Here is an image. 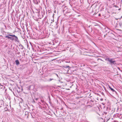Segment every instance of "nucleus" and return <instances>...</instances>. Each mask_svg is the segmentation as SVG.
<instances>
[{
  "label": "nucleus",
  "mask_w": 122,
  "mask_h": 122,
  "mask_svg": "<svg viewBox=\"0 0 122 122\" xmlns=\"http://www.w3.org/2000/svg\"><path fill=\"white\" fill-rule=\"evenodd\" d=\"M53 21H52V20H51V23H52L53 22H54V19H53Z\"/></svg>",
  "instance_id": "nucleus-15"
},
{
  "label": "nucleus",
  "mask_w": 122,
  "mask_h": 122,
  "mask_svg": "<svg viewBox=\"0 0 122 122\" xmlns=\"http://www.w3.org/2000/svg\"><path fill=\"white\" fill-rule=\"evenodd\" d=\"M120 9H119V10Z\"/></svg>",
  "instance_id": "nucleus-23"
},
{
  "label": "nucleus",
  "mask_w": 122,
  "mask_h": 122,
  "mask_svg": "<svg viewBox=\"0 0 122 122\" xmlns=\"http://www.w3.org/2000/svg\"><path fill=\"white\" fill-rule=\"evenodd\" d=\"M39 74H40V73H39Z\"/></svg>",
  "instance_id": "nucleus-24"
},
{
  "label": "nucleus",
  "mask_w": 122,
  "mask_h": 122,
  "mask_svg": "<svg viewBox=\"0 0 122 122\" xmlns=\"http://www.w3.org/2000/svg\"><path fill=\"white\" fill-rule=\"evenodd\" d=\"M8 35L9 36H11L15 37V40L16 41H17L18 40V38L17 37L15 36V35Z\"/></svg>",
  "instance_id": "nucleus-8"
},
{
  "label": "nucleus",
  "mask_w": 122,
  "mask_h": 122,
  "mask_svg": "<svg viewBox=\"0 0 122 122\" xmlns=\"http://www.w3.org/2000/svg\"><path fill=\"white\" fill-rule=\"evenodd\" d=\"M5 37V38H7L8 39H10V40H12V41L14 40V39L12 37H10L9 36H6Z\"/></svg>",
  "instance_id": "nucleus-9"
},
{
  "label": "nucleus",
  "mask_w": 122,
  "mask_h": 122,
  "mask_svg": "<svg viewBox=\"0 0 122 122\" xmlns=\"http://www.w3.org/2000/svg\"><path fill=\"white\" fill-rule=\"evenodd\" d=\"M90 106L91 107H92L90 105H89L88 106Z\"/></svg>",
  "instance_id": "nucleus-22"
},
{
  "label": "nucleus",
  "mask_w": 122,
  "mask_h": 122,
  "mask_svg": "<svg viewBox=\"0 0 122 122\" xmlns=\"http://www.w3.org/2000/svg\"><path fill=\"white\" fill-rule=\"evenodd\" d=\"M43 32V30H39V36H43V34L42 33V32Z\"/></svg>",
  "instance_id": "nucleus-5"
},
{
  "label": "nucleus",
  "mask_w": 122,
  "mask_h": 122,
  "mask_svg": "<svg viewBox=\"0 0 122 122\" xmlns=\"http://www.w3.org/2000/svg\"><path fill=\"white\" fill-rule=\"evenodd\" d=\"M114 117H118L119 118L122 119V114H119V113H117L116 114H115ZM115 122H122L121 121L119 122L117 121H115Z\"/></svg>",
  "instance_id": "nucleus-2"
},
{
  "label": "nucleus",
  "mask_w": 122,
  "mask_h": 122,
  "mask_svg": "<svg viewBox=\"0 0 122 122\" xmlns=\"http://www.w3.org/2000/svg\"><path fill=\"white\" fill-rule=\"evenodd\" d=\"M110 31H109V33L110 34H111L112 35L111 36L112 37H114V36H115V35L113 34L112 32H110Z\"/></svg>",
  "instance_id": "nucleus-13"
},
{
  "label": "nucleus",
  "mask_w": 122,
  "mask_h": 122,
  "mask_svg": "<svg viewBox=\"0 0 122 122\" xmlns=\"http://www.w3.org/2000/svg\"><path fill=\"white\" fill-rule=\"evenodd\" d=\"M109 88L111 90L112 92H115V93H116V92L115 91V90L113 89L109 85L108 86Z\"/></svg>",
  "instance_id": "nucleus-7"
},
{
  "label": "nucleus",
  "mask_w": 122,
  "mask_h": 122,
  "mask_svg": "<svg viewBox=\"0 0 122 122\" xmlns=\"http://www.w3.org/2000/svg\"><path fill=\"white\" fill-rule=\"evenodd\" d=\"M97 109L98 110H99V111H100L98 107L97 108Z\"/></svg>",
  "instance_id": "nucleus-20"
},
{
  "label": "nucleus",
  "mask_w": 122,
  "mask_h": 122,
  "mask_svg": "<svg viewBox=\"0 0 122 122\" xmlns=\"http://www.w3.org/2000/svg\"><path fill=\"white\" fill-rule=\"evenodd\" d=\"M56 75H57V76H58V75H57V74H56Z\"/></svg>",
  "instance_id": "nucleus-25"
},
{
  "label": "nucleus",
  "mask_w": 122,
  "mask_h": 122,
  "mask_svg": "<svg viewBox=\"0 0 122 122\" xmlns=\"http://www.w3.org/2000/svg\"><path fill=\"white\" fill-rule=\"evenodd\" d=\"M0 86H3L2 85H1V84H0Z\"/></svg>",
  "instance_id": "nucleus-19"
},
{
  "label": "nucleus",
  "mask_w": 122,
  "mask_h": 122,
  "mask_svg": "<svg viewBox=\"0 0 122 122\" xmlns=\"http://www.w3.org/2000/svg\"><path fill=\"white\" fill-rule=\"evenodd\" d=\"M43 38H42V37H40L39 38V39H42Z\"/></svg>",
  "instance_id": "nucleus-18"
},
{
  "label": "nucleus",
  "mask_w": 122,
  "mask_h": 122,
  "mask_svg": "<svg viewBox=\"0 0 122 122\" xmlns=\"http://www.w3.org/2000/svg\"><path fill=\"white\" fill-rule=\"evenodd\" d=\"M122 1V0H121Z\"/></svg>",
  "instance_id": "nucleus-26"
},
{
  "label": "nucleus",
  "mask_w": 122,
  "mask_h": 122,
  "mask_svg": "<svg viewBox=\"0 0 122 122\" xmlns=\"http://www.w3.org/2000/svg\"><path fill=\"white\" fill-rule=\"evenodd\" d=\"M54 80V79L53 78H50L47 80V81H48L50 82L52 80Z\"/></svg>",
  "instance_id": "nucleus-12"
},
{
  "label": "nucleus",
  "mask_w": 122,
  "mask_h": 122,
  "mask_svg": "<svg viewBox=\"0 0 122 122\" xmlns=\"http://www.w3.org/2000/svg\"><path fill=\"white\" fill-rule=\"evenodd\" d=\"M15 62L16 65H18L19 64L20 62L18 60H17L15 61Z\"/></svg>",
  "instance_id": "nucleus-11"
},
{
  "label": "nucleus",
  "mask_w": 122,
  "mask_h": 122,
  "mask_svg": "<svg viewBox=\"0 0 122 122\" xmlns=\"http://www.w3.org/2000/svg\"><path fill=\"white\" fill-rule=\"evenodd\" d=\"M114 59H113L107 57L106 59L105 60L106 61H108L110 64L112 65H115L116 64V61L113 60Z\"/></svg>",
  "instance_id": "nucleus-1"
},
{
  "label": "nucleus",
  "mask_w": 122,
  "mask_h": 122,
  "mask_svg": "<svg viewBox=\"0 0 122 122\" xmlns=\"http://www.w3.org/2000/svg\"><path fill=\"white\" fill-rule=\"evenodd\" d=\"M43 16L42 14V13L39 11V19H41V18Z\"/></svg>",
  "instance_id": "nucleus-6"
},
{
  "label": "nucleus",
  "mask_w": 122,
  "mask_h": 122,
  "mask_svg": "<svg viewBox=\"0 0 122 122\" xmlns=\"http://www.w3.org/2000/svg\"><path fill=\"white\" fill-rule=\"evenodd\" d=\"M91 102H93L94 101L93 100H91Z\"/></svg>",
  "instance_id": "nucleus-17"
},
{
  "label": "nucleus",
  "mask_w": 122,
  "mask_h": 122,
  "mask_svg": "<svg viewBox=\"0 0 122 122\" xmlns=\"http://www.w3.org/2000/svg\"><path fill=\"white\" fill-rule=\"evenodd\" d=\"M116 111L117 112H121L122 110V108L120 106H118L117 107V108H116Z\"/></svg>",
  "instance_id": "nucleus-4"
},
{
  "label": "nucleus",
  "mask_w": 122,
  "mask_h": 122,
  "mask_svg": "<svg viewBox=\"0 0 122 122\" xmlns=\"http://www.w3.org/2000/svg\"><path fill=\"white\" fill-rule=\"evenodd\" d=\"M100 14H99V16H100Z\"/></svg>",
  "instance_id": "nucleus-21"
},
{
  "label": "nucleus",
  "mask_w": 122,
  "mask_h": 122,
  "mask_svg": "<svg viewBox=\"0 0 122 122\" xmlns=\"http://www.w3.org/2000/svg\"><path fill=\"white\" fill-rule=\"evenodd\" d=\"M63 67L65 68H68V69L69 70L71 69V67L68 66L67 65H64Z\"/></svg>",
  "instance_id": "nucleus-10"
},
{
  "label": "nucleus",
  "mask_w": 122,
  "mask_h": 122,
  "mask_svg": "<svg viewBox=\"0 0 122 122\" xmlns=\"http://www.w3.org/2000/svg\"><path fill=\"white\" fill-rule=\"evenodd\" d=\"M107 114V113L106 112H104V113H103V114Z\"/></svg>",
  "instance_id": "nucleus-14"
},
{
  "label": "nucleus",
  "mask_w": 122,
  "mask_h": 122,
  "mask_svg": "<svg viewBox=\"0 0 122 122\" xmlns=\"http://www.w3.org/2000/svg\"><path fill=\"white\" fill-rule=\"evenodd\" d=\"M104 89H105V91H106V92H107V90H106V88H105V87H104Z\"/></svg>",
  "instance_id": "nucleus-16"
},
{
  "label": "nucleus",
  "mask_w": 122,
  "mask_h": 122,
  "mask_svg": "<svg viewBox=\"0 0 122 122\" xmlns=\"http://www.w3.org/2000/svg\"><path fill=\"white\" fill-rule=\"evenodd\" d=\"M45 102L42 100H41L40 102H39V105L40 106L42 107V106L45 104Z\"/></svg>",
  "instance_id": "nucleus-3"
}]
</instances>
